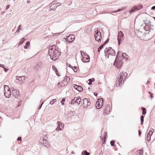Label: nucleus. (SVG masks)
<instances>
[{
    "mask_svg": "<svg viewBox=\"0 0 155 155\" xmlns=\"http://www.w3.org/2000/svg\"><path fill=\"white\" fill-rule=\"evenodd\" d=\"M55 47V46L52 45L49 47L48 51L51 58L54 61L58 59L61 54V52L56 50Z\"/></svg>",
    "mask_w": 155,
    "mask_h": 155,
    "instance_id": "nucleus-1",
    "label": "nucleus"
},
{
    "mask_svg": "<svg viewBox=\"0 0 155 155\" xmlns=\"http://www.w3.org/2000/svg\"><path fill=\"white\" fill-rule=\"evenodd\" d=\"M122 61V59H119L118 58V55H117L114 61V65H115V66L117 68H120L123 63Z\"/></svg>",
    "mask_w": 155,
    "mask_h": 155,
    "instance_id": "nucleus-2",
    "label": "nucleus"
},
{
    "mask_svg": "<svg viewBox=\"0 0 155 155\" xmlns=\"http://www.w3.org/2000/svg\"><path fill=\"white\" fill-rule=\"evenodd\" d=\"M150 25L149 23H147L144 21V24L141 25L140 29L141 30L143 29V31H145V32H148L149 33L150 31Z\"/></svg>",
    "mask_w": 155,
    "mask_h": 155,
    "instance_id": "nucleus-3",
    "label": "nucleus"
},
{
    "mask_svg": "<svg viewBox=\"0 0 155 155\" xmlns=\"http://www.w3.org/2000/svg\"><path fill=\"white\" fill-rule=\"evenodd\" d=\"M104 53L106 57L107 56V53L112 56H115L116 54L114 50L111 47H109L108 49L106 48L104 51Z\"/></svg>",
    "mask_w": 155,
    "mask_h": 155,
    "instance_id": "nucleus-4",
    "label": "nucleus"
},
{
    "mask_svg": "<svg viewBox=\"0 0 155 155\" xmlns=\"http://www.w3.org/2000/svg\"><path fill=\"white\" fill-rule=\"evenodd\" d=\"M141 30H140H140H137L136 31H135V32L137 34V35L139 38H142V37L145 36L146 35L149 34L148 32H144L143 31H141Z\"/></svg>",
    "mask_w": 155,
    "mask_h": 155,
    "instance_id": "nucleus-5",
    "label": "nucleus"
},
{
    "mask_svg": "<svg viewBox=\"0 0 155 155\" xmlns=\"http://www.w3.org/2000/svg\"><path fill=\"white\" fill-rule=\"evenodd\" d=\"M95 33L94 37L96 40L99 42H100L101 39V33L99 31L97 30L95 31Z\"/></svg>",
    "mask_w": 155,
    "mask_h": 155,
    "instance_id": "nucleus-6",
    "label": "nucleus"
},
{
    "mask_svg": "<svg viewBox=\"0 0 155 155\" xmlns=\"http://www.w3.org/2000/svg\"><path fill=\"white\" fill-rule=\"evenodd\" d=\"M46 134H44L43 137H41L39 141V143L41 145H44L46 144L47 142V137L46 136Z\"/></svg>",
    "mask_w": 155,
    "mask_h": 155,
    "instance_id": "nucleus-7",
    "label": "nucleus"
},
{
    "mask_svg": "<svg viewBox=\"0 0 155 155\" xmlns=\"http://www.w3.org/2000/svg\"><path fill=\"white\" fill-rule=\"evenodd\" d=\"M80 52L82 57H83L82 55V53H84H84L82 51H80ZM90 57L89 55L87 54H86L84 55V57H83L82 59V60L84 62H87L90 61Z\"/></svg>",
    "mask_w": 155,
    "mask_h": 155,
    "instance_id": "nucleus-8",
    "label": "nucleus"
},
{
    "mask_svg": "<svg viewBox=\"0 0 155 155\" xmlns=\"http://www.w3.org/2000/svg\"><path fill=\"white\" fill-rule=\"evenodd\" d=\"M16 81L17 83L20 84H22L25 80V77L24 76H17L16 77Z\"/></svg>",
    "mask_w": 155,
    "mask_h": 155,
    "instance_id": "nucleus-9",
    "label": "nucleus"
},
{
    "mask_svg": "<svg viewBox=\"0 0 155 155\" xmlns=\"http://www.w3.org/2000/svg\"><path fill=\"white\" fill-rule=\"evenodd\" d=\"M103 101V99L102 98L98 99L95 104L96 107L97 109H100L102 107Z\"/></svg>",
    "mask_w": 155,
    "mask_h": 155,
    "instance_id": "nucleus-10",
    "label": "nucleus"
},
{
    "mask_svg": "<svg viewBox=\"0 0 155 155\" xmlns=\"http://www.w3.org/2000/svg\"><path fill=\"white\" fill-rule=\"evenodd\" d=\"M124 35L121 31H120L118 33L117 39L118 45L120 44V41L123 39Z\"/></svg>",
    "mask_w": 155,
    "mask_h": 155,
    "instance_id": "nucleus-11",
    "label": "nucleus"
},
{
    "mask_svg": "<svg viewBox=\"0 0 155 155\" xmlns=\"http://www.w3.org/2000/svg\"><path fill=\"white\" fill-rule=\"evenodd\" d=\"M89 101V99L86 98L83 100V106L84 107H87L90 105L91 103Z\"/></svg>",
    "mask_w": 155,
    "mask_h": 155,
    "instance_id": "nucleus-12",
    "label": "nucleus"
},
{
    "mask_svg": "<svg viewBox=\"0 0 155 155\" xmlns=\"http://www.w3.org/2000/svg\"><path fill=\"white\" fill-rule=\"evenodd\" d=\"M75 39V37L74 35H70L68 36L66 38V40L69 43H71Z\"/></svg>",
    "mask_w": 155,
    "mask_h": 155,
    "instance_id": "nucleus-13",
    "label": "nucleus"
},
{
    "mask_svg": "<svg viewBox=\"0 0 155 155\" xmlns=\"http://www.w3.org/2000/svg\"><path fill=\"white\" fill-rule=\"evenodd\" d=\"M12 91V95H13L14 97L18 98L20 94L19 91L17 90L14 89H13Z\"/></svg>",
    "mask_w": 155,
    "mask_h": 155,
    "instance_id": "nucleus-14",
    "label": "nucleus"
},
{
    "mask_svg": "<svg viewBox=\"0 0 155 155\" xmlns=\"http://www.w3.org/2000/svg\"><path fill=\"white\" fill-rule=\"evenodd\" d=\"M61 4L59 3H54L50 6V8L51 9L56 8L58 6H60Z\"/></svg>",
    "mask_w": 155,
    "mask_h": 155,
    "instance_id": "nucleus-15",
    "label": "nucleus"
},
{
    "mask_svg": "<svg viewBox=\"0 0 155 155\" xmlns=\"http://www.w3.org/2000/svg\"><path fill=\"white\" fill-rule=\"evenodd\" d=\"M42 65L41 62H38L37 63L35 67V70L37 71H38L40 68L41 67Z\"/></svg>",
    "mask_w": 155,
    "mask_h": 155,
    "instance_id": "nucleus-16",
    "label": "nucleus"
},
{
    "mask_svg": "<svg viewBox=\"0 0 155 155\" xmlns=\"http://www.w3.org/2000/svg\"><path fill=\"white\" fill-rule=\"evenodd\" d=\"M74 87L75 89L79 92H81L83 91V89L81 86H78L76 84H74Z\"/></svg>",
    "mask_w": 155,
    "mask_h": 155,
    "instance_id": "nucleus-17",
    "label": "nucleus"
},
{
    "mask_svg": "<svg viewBox=\"0 0 155 155\" xmlns=\"http://www.w3.org/2000/svg\"><path fill=\"white\" fill-rule=\"evenodd\" d=\"M58 124L59 130H62L64 126V124L60 121L58 122Z\"/></svg>",
    "mask_w": 155,
    "mask_h": 155,
    "instance_id": "nucleus-18",
    "label": "nucleus"
},
{
    "mask_svg": "<svg viewBox=\"0 0 155 155\" xmlns=\"http://www.w3.org/2000/svg\"><path fill=\"white\" fill-rule=\"evenodd\" d=\"M4 94L6 97L8 98L10 97L11 95V93L10 90L8 91L5 92Z\"/></svg>",
    "mask_w": 155,
    "mask_h": 155,
    "instance_id": "nucleus-19",
    "label": "nucleus"
},
{
    "mask_svg": "<svg viewBox=\"0 0 155 155\" xmlns=\"http://www.w3.org/2000/svg\"><path fill=\"white\" fill-rule=\"evenodd\" d=\"M74 100H75L76 103H77L78 104H79L80 103L81 99L80 97H75L74 98Z\"/></svg>",
    "mask_w": 155,
    "mask_h": 155,
    "instance_id": "nucleus-20",
    "label": "nucleus"
},
{
    "mask_svg": "<svg viewBox=\"0 0 155 155\" xmlns=\"http://www.w3.org/2000/svg\"><path fill=\"white\" fill-rule=\"evenodd\" d=\"M137 8H136V6H134V7H132L131 8V9L130 10H129V12L130 13H131L132 12H136V11H137Z\"/></svg>",
    "mask_w": 155,
    "mask_h": 155,
    "instance_id": "nucleus-21",
    "label": "nucleus"
},
{
    "mask_svg": "<svg viewBox=\"0 0 155 155\" xmlns=\"http://www.w3.org/2000/svg\"><path fill=\"white\" fill-rule=\"evenodd\" d=\"M70 80V78L69 77H67V76H66L65 77V78L64 79V80L63 82H64L66 81V82L65 83V84H67L68 82Z\"/></svg>",
    "mask_w": 155,
    "mask_h": 155,
    "instance_id": "nucleus-22",
    "label": "nucleus"
},
{
    "mask_svg": "<svg viewBox=\"0 0 155 155\" xmlns=\"http://www.w3.org/2000/svg\"><path fill=\"white\" fill-rule=\"evenodd\" d=\"M4 89L5 92L8 91L10 90L9 87L6 85H5L4 86Z\"/></svg>",
    "mask_w": 155,
    "mask_h": 155,
    "instance_id": "nucleus-23",
    "label": "nucleus"
},
{
    "mask_svg": "<svg viewBox=\"0 0 155 155\" xmlns=\"http://www.w3.org/2000/svg\"><path fill=\"white\" fill-rule=\"evenodd\" d=\"M90 153L86 150H84L82 152V155H89Z\"/></svg>",
    "mask_w": 155,
    "mask_h": 155,
    "instance_id": "nucleus-24",
    "label": "nucleus"
},
{
    "mask_svg": "<svg viewBox=\"0 0 155 155\" xmlns=\"http://www.w3.org/2000/svg\"><path fill=\"white\" fill-rule=\"evenodd\" d=\"M124 71H123L122 72V74H119L118 76V78H120L121 79H122V80H123V77H124Z\"/></svg>",
    "mask_w": 155,
    "mask_h": 155,
    "instance_id": "nucleus-25",
    "label": "nucleus"
},
{
    "mask_svg": "<svg viewBox=\"0 0 155 155\" xmlns=\"http://www.w3.org/2000/svg\"><path fill=\"white\" fill-rule=\"evenodd\" d=\"M126 7H123L122 8V9H118V10H117V11H113L112 12H113V13H114V12H120V11H121L122 10H125L126 9Z\"/></svg>",
    "mask_w": 155,
    "mask_h": 155,
    "instance_id": "nucleus-26",
    "label": "nucleus"
},
{
    "mask_svg": "<svg viewBox=\"0 0 155 155\" xmlns=\"http://www.w3.org/2000/svg\"><path fill=\"white\" fill-rule=\"evenodd\" d=\"M151 136V135H150V132H149L147 134V140L148 142H149L150 141V140Z\"/></svg>",
    "mask_w": 155,
    "mask_h": 155,
    "instance_id": "nucleus-27",
    "label": "nucleus"
},
{
    "mask_svg": "<svg viewBox=\"0 0 155 155\" xmlns=\"http://www.w3.org/2000/svg\"><path fill=\"white\" fill-rule=\"evenodd\" d=\"M25 40V39L24 38H22V39L21 40V41L18 43V45L19 46L21 45L23 43Z\"/></svg>",
    "mask_w": 155,
    "mask_h": 155,
    "instance_id": "nucleus-28",
    "label": "nucleus"
},
{
    "mask_svg": "<svg viewBox=\"0 0 155 155\" xmlns=\"http://www.w3.org/2000/svg\"><path fill=\"white\" fill-rule=\"evenodd\" d=\"M136 6V8H137V11L141 9L143 7V6L142 5H139Z\"/></svg>",
    "mask_w": 155,
    "mask_h": 155,
    "instance_id": "nucleus-29",
    "label": "nucleus"
},
{
    "mask_svg": "<svg viewBox=\"0 0 155 155\" xmlns=\"http://www.w3.org/2000/svg\"><path fill=\"white\" fill-rule=\"evenodd\" d=\"M143 118L144 116L143 115H142L140 117V121H141V124L143 125Z\"/></svg>",
    "mask_w": 155,
    "mask_h": 155,
    "instance_id": "nucleus-30",
    "label": "nucleus"
},
{
    "mask_svg": "<svg viewBox=\"0 0 155 155\" xmlns=\"http://www.w3.org/2000/svg\"><path fill=\"white\" fill-rule=\"evenodd\" d=\"M141 109L143 110L142 114L143 115H145L146 113V109L144 107H142L141 108Z\"/></svg>",
    "mask_w": 155,
    "mask_h": 155,
    "instance_id": "nucleus-31",
    "label": "nucleus"
},
{
    "mask_svg": "<svg viewBox=\"0 0 155 155\" xmlns=\"http://www.w3.org/2000/svg\"><path fill=\"white\" fill-rule=\"evenodd\" d=\"M30 44V42L29 41H27L26 43V45L24 46V48L25 49H26L27 48V46H28Z\"/></svg>",
    "mask_w": 155,
    "mask_h": 155,
    "instance_id": "nucleus-32",
    "label": "nucleus"
},
{
    "mask_svg": "<svg viewBox=\"0 0 155 155\" xmlns=\"http://www.w3.org/2000/svg\"><path fill=\"white\" fill-rule=\"evenodd\" d=\"M104 45H102L100 46L98 48V51L99 53L100 50L103 48Z\"/></svg>",
    "mask_w": 155,
    "mask_h": 155,
    "instance_id": "nucleus-33",
    "label": "nucleus"
},
{
    "mask_svg": "<svg viewBox=\"0 0 155 155\" xmlns=\"http://www.w3.org/2000/svg\"><path fill=\"white\" fill-rule=\"evenodd\" d=\"M138 153H140V155H142L143 153V150L140 149L138 151Z\"/></svg>",
    "mask_w": 155,
    "mask_h": 155,
    "instance_id": "nucleus-34",
    "label": "nucleus"
},
{
    "mask_svg": "<svg viewBox=\"0 0 155 155\" xmlns=\"http://www.w3.org/2000/svg\"><path fill=\"white\" fill-rule=\"evenodd\" d=\"M56 101V99H54L53 100H52V101H51L50 102V104H54V102H55Z\"/></svg>",
    "mask_w": 155,
    "mask_h": 155,
    "instance_id": "nucleus-35",
    "label": "nucleus"
},
{
    "mask_svg": "<svg viewBox=\"0 0 155 155\" xmlns=\"http://www.w3.org/2000/svg\"><path fill=\"white\" fill-rule=\"evenodd\" d=\"M122 57H123L124 58H125L127 56H128V55L125 53H123L122 54Z\"/></svg>",
    "mask_w": 155,
    "mask_h": 155,
    "instance_id": "nucleus-36",
    "label": "nucleus"
},
{
    "mask_svg": "<svg viewBox=\"0 0 155 155\" xmlns=\"http://www.w3.org/2000/svg\"><path fill=\"white\" fill-rule=\"evenodd\" d=\"M124 77H125V78H124V81L125 78H126V77H127V74L126 73V72H124Z\"/></svg>",
    "mask_w": 155,
    "mask_h": 155,
    "instance_id": "nucleus-37",
    "label": "nucleus"
},
{
    "mask_svg": "<svg viewBox=\"0 0 155 155\" xmlns=\"http://www.w3.org/2000/svg\"><path fill=\"white\" fill-rule=\"evenodd\" d=\"M115 141L114 140H112L110 141V144L112 146H114V143Z\"/></svg>",
    "mask_w": 155,
    "mask_h": 155,
    "instance_id": "nucleus-38",
    "label": "nucleus"
},
{
    "mask_svg": "<svg viewBox=\"0 0 155 155\" xmlns=\"http://www.w3.org/2000/svg\"><path fill=\"white\" fill-rule=\"evenodd\" d=\"M89 82L88 83V84L89 85H90L91 84L92 81V80H91V79H90L88 80Z\"/></svg>",
    "mask_w": 155,
    "mask_h": 155,
    "instance_id": "nucleus-39",
    "label": "nucleus"
},
{
    "mask_svg": "<svg viewBox=\"0 0 155 155\" xmlns=\"http://www.w3.org/2000/svg\"><path fill=\"white\" fill-rule=\"evenodd\" d=\"M123 80L122 79H121L120 78H117V81H118V82H120V83H121L122 81Z\"/></svg>",
    "mask_w": 155,
    "mask_h": 155,
    "instance_id": "nucleus-40",
    "label": "nucleus"
},
{
    "mask_svg": "<svg viewBox=\"0 0 155 155\" xmlns=\"http://www.w3.org/2000/svg\"><path fill=\"white\" fill-rule=\"evenodd\" d=\"M65 101V99L64 98H63L61 101V103H62V105H64V103L63 102Z\"/></svg>",
    "mask_w": 155,
    "mask_h": 155,
    "instance_id": "nucleus-41",
    "label": "nucleus"
},
{
    "mask_svg": "<svg viewBox=\"0 0 155 155\" xmlns=\"http://www.w3.org/2000/svg\"><path fill=\"white\" fill-rule=\"evenodd\" d=\"M20 29H18L17 31L15 33V35H16V34H18L20 32Z\"/></svg>",
    "mask_w": 155,
    "mask_h": 155,
    "instance_id": "nucleus-42",
    "label": "nucleus"
},
{
    "mask_svg": "<svg viewBox=\"0 0 155 155\" xmlns=\"http://www.w3.org/2000/svg\"><path fill=\"white\" fill-rule=\"evenodd\" d=\"M75 103H76L75 100H74V98L71 100V103L74 104Z\"/></svg>",
    "mask_w": 155,
    "mask_h": 155,
    "instance_id": "nucleus-43",
    "label": "nucleus"
},
{
    "mask_svg": "<svg viewBox=\"0 0 155 155\" xmlns=\"http://www.w3.org/2000/svg\"><path fill=\"white\" fill-rule=\"evenodd\" d=\"M120 83L119 82H117L116 83V86L117 87H118L120 86Z\"/></svg>",
    "mask_w": 155,
    "mask_h": 155,
    "instance_id": "nucleus-44",
    "label": "nucleus"
},
{
    "mask_svg": "<svg viewBox=\"0 0 155 155\" xmlns=\"http://www.w3.org/2000/svg\"><path fill=\"white\" fill-rule=\"evenodd\" d=\"M149 94H150V97L152 99L153 98V93H151L150 92H149Z\"/></svg>",
    "mask_w": 155,
    "mask_h": 155,
    "instance_id": "nucleus-45",
    "label": "nucleus"
},
{
    "mask_svg": "<svg viewBox=\"0 0 155 155\" xmlns=\"http://www.w3.org/2000/svg\"><path fill=\"white\" fill-rule=\"evenodd\" d=\"M74 69H73V71L74 72H76L77 71V67L75 66H74Z\"/></svg>",
    "mask_w": 155,
    "mask_h": 155,
    "instance_id": "nucleus-46",
    "label": "nucleus"
},
{
    "mask_svg": "<svg viewBox=\"0 0 155 155\" xmlns=\"http://www.w3.org/2000/svg\"><path fill=\"white\" fill-rule=\"evenodd\" d=\"M109 41V39H107L104 42V43L103 44V45H104L106 44L108 41Z\"/></svg>",
    "mask_w": 155,
    "mask_h": 155,
    "instance_id": "nucleus-47",
    "label": "nucleus"
},
{
    "mask_svg": "<svg viewBox=\"0 0 155 155\" xmlns=\"http://www.w3.org/2000/svg\"><path fill=\"white\" fill-rule=\"evenodd\" d=\"M55 72L56 73V74H57V75L58 76H60V74H57V73H58V70L57 69H56Z\"/></svg>",
    "mask_w": 155,
    "mask_h": 155,
    "instance_id": "nucleus-48",
    "label": "nucleus"
},
{
    "mask_svg": "<svg viewBox=\"0 0 155 155\" xmlns=\"http://www.w3.org/2000/svg\"><path fill=\"white\" fill-rule=\"evenodd\" d=\"M3 69H4V71H5V72H6L8 70V69H7L6 68H5V67H4V68H3Z\"/></svg>",
    "mask_w": 155,
    "mask_h": 155,
    "instance_id": "nucleus-49",
    "label": "nucleus"
},
{
    "mask_svg": "<svg viewBox=\"0 0 155 155\" xmlns=\"http://www.w3.org/2000/svg\"><path fill=\"white\" fill-rule=\"evenodd\" d=\"M10 7V5H8L7 6H6V10H7Z\"/></svg>",
    "mask_w": 155,
    "mask_h": 155,
    "instance_id": "nucleus-50",
    "label": "nucleus"
},
{
    "mask_svg": "<svg viewBox=\"0 0 155 155\" xmlns=\"http://www.w3.org/2000/svg\"><path fill=\"white\" fill-rule=\"evenodd\" d=\"M138 133H139V136H140V135L141 134V132L140 131V130H138Z\"/></svg>",
    "mask_w": 155,
    "mask_h": 155,
    "instance_id": "nucleus-51",
    "label": "nucleus"
},
{
    "mask_svg": "<svg viewBox=\"0 0 155 155\" xmlns=\"http://www.w3.org/2000/svg\"><path fill=\"white\" fill-rule=\"evenodd\" d=\"M17 140L19 141V140H20V141H21V137H18L17 139Z\"/></svg>",
    "mask_w": 155,
    "mask_h": 155,
    "instance_id": "nucleus-52",
    "label": "nucleus"
},
{
    "mask_svg": "<svg viewBox=\"0 0 155 155\" xmlns=\"http://www.w3.org/2000/svg\"><path fill=\"white\" fill-rule=\"evenodd\" d=\"M152 10H154L155 9V6H153L151 8Z\"/></svg>",
    "mask_w": 155,
    "mask_h": 155,
    "instance_id": "nucleus-53",
    "label": "nucleus"
},
{
    "mask_svg": "<svg viewBox=\"0 0 155 155\" xmlns=\"http://www.w3.org/2000/svg\"><path fill=\"white\" fill-rule=\"evenodd\" d=\"M154 131V130H153V129H152L151 130V131H150H150H151V132H152V134H151V135H152V134H153V132Z\"/></svg>",
    "mask_w": 155,
    "mask_h": 155,
    "instance_id": "nucleus-54",
    "label": "nucleus"
},
{
    "mask_svg": "<svg viewBox=\"0 0 155 155\" xmlns=\"http://www.w3.org/2000/svg\"><path fill=\"white\" fill-rule=\"evenodd\" d=\"M43 104V102H42V103H41V105L40 106V107H39V108H38V109H40L41 108V107H42V104Z\"/></svg>",
    "mask_w": 155,
    "mask_h": 155,
    "instance_id": "nucleus-55",
    "label": "nucleus"
},
{
    "mask_svg": "<svg viewBox=\"0 0 155 155\" xmlns=\"http://www.w3.org/2000/svg\"><path fill=\"white\" fill-rule=\"evenodd\" d=\"M4 66L3 65V64H0V67H2V68H4Z\"/></svg>",
    "mask_w": 155,
    "mask_h": 155,
    "instance_id": "nucleus-56",
    "label": "nucleus"
},
{
    "mask_svg": "<svg viewBox=\"0 0 155 155\" xmlns=\"http://www.w3.org/2000/svg\"><path fill=\"white\" fill-rule=\"evenodd\" d=\"M94 94L95 96H97V93H96V92H94Z\"/></svg>",
    "mask_w": 155,
    "mask_h": 155,
    "instance_id": "nucleus-57",
    "label": "nucleus"
},
{
    "mask_svg": "<svg viewBox=\"0 0 155 155\" xmlns=\"http://www.w3.org/2000/svg\"><path fill=\"white\" fill-rule=\"evenodd\" d=\"M59 127H58L57 128H56V130L57 131H58L59 130Z\"/></svg>",
    "mask_w": 155,
    "mask_h": 155,
    "instance_id": "nucleus-58",
    "label": "nucleus"
},
{
    "mask_svg": "<svg viewBox=\"0 0 155 155\" xmlns=\"http://www.w3.org/2000/svg\"><path fill=\"white\" fill-rule=\"evenodd\" d=\"M21 25H20L18 26V29H20V28H21Z\"/></svg>",
    "mask_w": 155,
    "mask_h": 155,
    "instance_id": "nucleus-59",
    "label": "nucleus"
},
{
    "mask_svg": "<svg viewBox=\"0 0 155 155\" xmlns=\"http://www.w3.org/2000/svg\"><path fill=\"white\" fill-rule=\"evenodd\" d=\"M30 1H29V0H28L27 1V3L28 4V3H30Z\"/></svg>",
    "mask_w": 155,
    "mask_h": 155,
    "instance_id": "nucleus-60",
    "label": "nucleus"
},
{
    "mask_svg": "<svg viewBox=\"0 0 155 155\" xmlns=\"http://www.w3.org/2000/svg\"><path fill=\"white\" fill-rule=\"evenodd\" d=\"M68 66L70 67V68H71V66L70 64H69L68 65Z\"/></svg>",
    "mask_w": 155,
    "mask_h": 155,
    "instance_id": "nucleus-61",
    "label": "nucleus"
},
{
    "mask_svg": "<svg viewBox=\"0 0 155 155\" xmlns=\"http://www.w3.org/2000/svg\"><path fill=\"white\" fill-rule=\"evenodd\" d=\"M91 79L92 80V81H95V79L94 78H92Z\"/></svg>",
    "mask_w": 155,
    "mask_h": 155,
    "instance_id": "nucleus-62",
    "label": "nucleus"
},
{
    "mask_svg": "<svg viewBox=\"0 0 155 155\" xmlns=\"http://www.w3.org/2000/svg\"><path fill=\"white\" fill-rule=\"evenodd\" d=\"M150 83V82L149 81H147V84H149Z\"/></svg>",
    "mask_w": 155,
    "mask_h": 155,
    "instance_id": "nucleus-63",
    "label": "nucleus"
},
{
    "mask_svg": "<svg viewBox=\"0 0 155 155\" xmlns=\"http://www.w3.org/2000/svg\"><path fill=\"white\" fill-rule=\"evenodd\" d=\"M59 84H60V83H58V86H59Z\"/></svg>",
    "mask_w": 155,
    "mask_h": 155,
    "instance_id": "nucleus-64",
    "label": "nucleus"
}]
</instances>
